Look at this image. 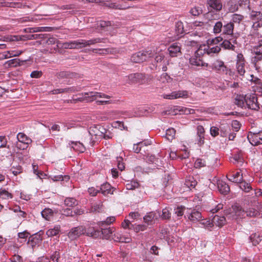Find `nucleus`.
Segmentation results:
<instances>
[{"label": "nucleus", "mask_w": 262, "mask_h": 262, "mask_svg": "<svg viewBox=\"0 0 262 262\" xmlns=\"http://www.w3.org/2000/svg\"><path fill=\"white\" fill-rule=\"evenodd\" d=\"M206 165V163L205 160L202 159H197L194 163V166L196 168H201Z\"/></svg>", "instance_id": "obj_61"}, {"label": "nucleus", "mask_w": 262, "mask_h": 262, "mask_svg": "<svg viewBox=\"0 0 262 262\" xmlns=\"http://www.w3.org/2000/svg\"><path fill=\"white\" fill-rule=\"evenodd\" d=\"M32 33L38 32H49L52 30V28L48 27H37L31 28Z\"/></svg>", "instance_id": "obj_44"}, {"label": "nucleus", "mask_w": 262, "mask_h": 262, "mask_svg": "<svg viewBox=\"0 0 262 262\" xmlns=\"http://www.w3.org/2000/svg\"><path fill=\"white\" fill-rule=\"evenodd\" d=\"M151 54L149 51L138 52L132 56L131 60L135 63H141L150 57Z\"/></svg>", "instance_id": "obj_5"}, {"label": "nucleus", "mask_w": 262, "mask_h": 262, "mask_svg": "<svg viewBox=\"0 0 262 262\" xmlns=\"http://www.w3.org/2000/svg\"><path fill=\"white\" fill-rule=\"evenodd\" d=\"M31 39H34V36L33 34L25 35H7L0 37V40L5 41H18Z\"/></svg>", "instance_id": "obj_3"}, {"label": "nucleus", "mask_w": 262, "mask_h": 262, "mask_svg": "<svg viewBox=\"0 0 262 262\" xmlns=\"http://www.w3.org/2000/svg\"><path fill=\"white\" fill-rule=\"evenodd\" d=\"M79 90L75 86L67 87L63 89H61L62 93H74L78 91Z\"/></svg>", "instance_id": "obj_62"}, {"label": "nucleus", "mask_w": 262, "mask_h": 262, "mask_svg": "<svg viewBox=\"0 0 262 262\" xmlns=\"http://www.w3.org/2000/svg\"><path fill=\"white\" fill-rule=\"evenodd\" d=\"M85 102H89L97 100L98 98L110 99L112 96L97 92H89L84 93Z\"/></svg>", "instance_id": "obj_4"}, {"label": "nucleus", "mask_w": 262, "mask_h": 262, "mask_svg": "<svg viewBox=\"0 0 262 262\" xmlns=\"http://www.w3.org/2000/svg\"><path fill=\"white\" fill-rule=\"evenodd\" d=\"M10 171L14 176H17L23 172V168L20 165H13L11 168Z\"/></svg>", "instance_id": "obj_46"}, {"label": "nucleus", "mask_w": 262, "mask_h": 262, "mask_svg": "<svg viewBox=\"0 0 262 262\" xmlns=\"http://www.w3.org/2000/svg\"><path fill=\"white\" fill-rule=\"evenodd\" d=\"M85 232L86 230L84 227L78 226L73 228L69 232L68 235L71 240H74Z\"/></svg>", "instance_id": "obj_10"}, {"label": "nucleus", "mask_w": 262, "mask_h": 262, "mask_svg": "<svg viewBox=\"0 0 262 262\" xmlns=\"http://www.w3.org/2000/svg\"><path fill=\"white\" fill-rule=\"evenodd\" d=\"M169 55L171 57H177L181 54V48L177 43H173L168 48Z\"/></svg>", "instance_id": "obj_19"}, {"label": "nucleus", "mask_w": 262, "mask_h": 262, "mask_svg": "<svg viewBox=\"0 0 262 262\" xmlns=\"http://www.w3.org/2000/svg\"><path fill=\"white\" fill-rule=\"evenodd\" d=\"M70 76V74L68 72L61 71L57 72L56 74V76L58 79H62L64 78H69Z\"/></svg>", "instance_id": "obj_58"}, {"label": "nucleus", "mask_w": 262, "mask_h": 262, "mask_svg": "<svg viewBox=\"0 0 262 262\" xmlns=\"http://www.w3.org/2000/svg\"><path fill=\"white\" fill-rule=\"evenodd\" d=\"M228 179L234 183H238L243 180V175L241 172H237L235 174L230 176V178L227 177Z\"/></svg>", "instance_id": "obj_31"}, {"label": "nucleus", "mask_w": 262, "mask_h": 262, "mask_svg": "<svg viewBox=\"0 0 262 262\" xmlns=\"http://www.w3.org/2000/svg\"><path fill=\"white\" fill-rule=\"evenodd\" d=\"M219 14L214 12H209L206 14V18L211 23H213L214 20H217L219 18Z\"/></svg>", "instance_id": "obj_45"}, {"label": "nucleus", "mask_w": 262, "mask_h": 262, "mask_svg": "<svg viewBox=\"0 0 262 262\" xmlns=\"http://www.w3.org/2000/svg\"><path fill=\"white\" fill-rule=\"evenodd\" d=\"M203 11L201 8L199 7H194L191 9L190 10V13L193 16H199L200 14H202Z\"/></svg>", "instance_id": "obj_59"}, {"label": "nucleus", "mask_w": 262, "mask_h": 262, "mask_svg": "<svg viewBox=\"0 0 262 262\" xmlns=\"http://www.w3.org/2000/svg\"><path fill=\"white\" fill-rule=\"evenodd\" d=\"M114 230L111 227L101 228L100 237L106 239H110L113 235Z\"/></svg>", "instance_id": "obj_21"}, {"label": "nucleus", "mask_w": 262, "mask_h": 262, "mask_svg": "<svg viewBox=\"0 0 262 262\" xmlns=\"http://www.w3.org/2000/svg\"><path fill=\"white\" fill-rule=\"evenodd\" d=\"M244 16L242 15L238 14H234L232 16L231 20L235 23L239 24L242 20L244 19Z\"/></svg>", "instance_id": "obj_60"}, {"label": "nucleus", "mask_w": 262, "mask_h": 262, "mask_svg": "<svg viewBox=\"0 0 262 262\" xmlns=\"http://www.w3.org/2000/svg\"><path fill=\"white\" fill-rule=\"evenodd\" d=\"M217 184L219 191L221 193L226 195L230 191V187L225 182L219 180L217 181Z\"/></svg>", "instance_id": "obj_18"}, {"label": "nucleus", "mask_w": 262, "mask_h": 262, "mask_svg": "<svg viewBox=\"0 0 262 262\" xmlns=\"http://www.w3.org/2000/svg\"><path fill=\"white\" fill-rule=\"evenodd\" d=\"M223 25L220 21H217L214 23L213 26V33L219 34L223 31Z\"/></svg>", "instance_id": "obj_40"}, {"label": "nucleus", "mask_w": 262, "mask_h": 262, "mask_svg": "<svg viewBox=\"0 0 262 262\" xmlns=\"http://www.w3.org/2000/svg\"><path fill=\"white\" fill-rule=\"evenodd\" d=\"M231 161L237 166H242L244 164L243 158L240 154L235 155Z\"/></svg>", "instance_id": "obj_41"}, {"label": "nucleus", "mask_w": 262, "mask_h": 262, "mask_svg": "<svg viewBox=\"0 0 262 262\" xmlns=\"http://www.w3.org/2000/svg\"><path fill=\"white\" fill-rule=\"evenodd\" d=\"M225 214L228 219H236L237 217L243 218L246 216L245 210L237 205L232 206L231 208L226 211Z\"/></svg>", "instance_id": "obj_2"}, {"label": "nucleus", "mask_w": 262, "mask_h": 262, "mask_svg": "<svg viewBox=\"0 0 262 262\" xmlns=\"http://www.w3.org/2000/svg\"><path fill=\"white\" fill-rule=\"evenodd\" d=\"M144 75L142 73H133L127 77L126 81L129 84H142L144 82Z\"/></svg>", "instance_id": "obj_8"}, {"label": "nucleus", "mask_w": 262, "mask_h": 262, "mask_svg": "<svg viewBox=\"0 0 262 262\" xmlns=\"http://www.w3.org/2000/svg\"><path fill=\"white\" fill-rule=\"evenodd\" d=\"M245 212L246 216L250 217L256 216L259 213L258 211L253 208H250L247 210H245Z\"/></svg>", "instance_id": "obj_54"}, {"label": "nucleus", "mask_w": 262, "mask_h": 262, "mask_svg": "<svg viewBox=\"0 0 262 262\" xmlns=\"http://www.w3.org/2000/svg\"><path fill=\"white\" fill-rule=\"evenodd\" d=\"M247 138L250 143L254 146L262 144V131H258V133L250 132Z\"/></svg>", "instance_id": "obj_7"}, {"label": "nucleus", "mask_w": 262, "mask_h": 262, "mask_svg": "<svg viewBox=\"0 0 262 262\" xmlns=\"http://www.w3.org/2000/svg\"><path fill=\"white\" fill-rule=\"evenodd\" d=\"M58 48H62L64 49H76L75 45V41H72L71 42H58L57 45Z\"/></svg>", "instance_id": "obj_35"}, {"label": "nucleus", "mask_w": 262, "mask_h": 262, "mask_svg": "<svg viewBox=\"0 0 262 262\" xmlns=\"http://www.w3.org/2000/svg\"><path fill=\"white\" fill-rule=\"evenodd\" d=\"M188 96V93L187 91H179L173 92L169 94H164L163 98L168 99H174L179 98H186Z\"/></svg>", "instance_id": "obj_12"}, {"label": "nucleus", "mask_w": 262, "mask_h": 262, "mask_svg": "<svg viewBox=\"0 0 262 262\" xmlns=\"http://www.w3.org/2000/svg\"><path fill=\"white\" fill-rule=\"evenodd\" d=\"M83 141L85 145L90 146H93L95 142L93 137L89 132L83 136Z\"/></svg>", "instance_id": "obj_32"}, {"label": "nucleus", "mask_w": 262, "mask_h": 262, "mask_svg": "<svg viewBox=\"0 0 262 262\" xmlns=\"http://www.w3.org/2000/svg\"><path fill=\"white\" fill-rule=\"evenodd\" d=\"M176 134V131L174 128H168L166 130L165 137L166 139L169 140H172L174 138Z\"/></svg>", "instance_id": "obj_51"}, {"label": "nucleus", "mask_w": 262, "mask_h": 262, "mask_svg": "<svg viewBox=\"0 0 262 262\" xmlns=\"http://www.w3.org/2000/svg\"><path fill=\"white\" fill-rule=\"evenodd\" d=\"M157 79L162 83L169 82L171 81V78L166 73H163L157 78Z\"/></svg>", "instance_id": "obj_49"}, {"label": "nucleus", "mask_w": 262, "mask_h": 262, "mask_svg": "<svg viewBox=\"0 0 262 262\" xmlns=\"http://www.w3.org/2000/svg\"><path fill=\"white\" fill-rule=\"evenodd\" d=\"M233 23L230 22L223 26L222 33L224 34L231 35L233 32Z\"/></svg>", "instance_id": "obj_29"}, {"label": "nucleus", "mask_w": 262, "mask_h": 262, "mask_svg": "<svg viewBox=\"0 0 262 262\" xmlns=\"http://www.w3.org/2000/svg\"><path fill=\"white\" fill-rule=\"evenodd\" d=\"M12 198V195L5 189H0V198L3 200H8Z\"/></svg>", "instance_id": "obj_52"}, {"label": "nucleus", "mask_w": 262, "mask_h": 262, "mask_svg": "<svg viewBox=\"0 0 262 262\" xmlns=\"http://www.w3.org/2000/svg\"><path fill=\"white\" fill-rule=\"evenodd\" d=\"M71 147L75 150L79 151L80 152H83L85 150V147L84 145L79 142H71Z\"/></svg>", "instance_id": "obj_34"}, {"label": "nucleus", "mask_w": 262, "mask_h": 262, "mask_svg": "<svg viewBox=\"0 0 262 262\" xmlns=\"http://www.w3.org/2000/svg\"><path fill=\"white\" fill-rule=\"evenodd\" d=\"M250 239L253 245L254 246L257 245L261 241V237L256 233L252 234L250 236Z\"/></svg>", "instance_id": "obj_43"}, {"label": "nucleus", "mask_w": 262, "mask_h": 262, "mask_svg": "<svg viewBox=\"0 0 262 262\" xmlns=\"http://www.w3.org/2000/svg\"><path fill=\"white\" fill-rule=\"evenodd\" d=\"M245 61L242 54L237 55L236 69L238 73L241 76H244L245 73Z\"/></svg>", "instance_id": "obj_11"}, {"label": "nucleus", "mask_w": 262, "mask_h": 262, "mask_svg": "<svg viewBox=\"0 0 262 262\" xmlns=\"http://www.w3.org/2000/svg\"><path fill=\"white\" fill-rule=\"evenodd\" d=\"M160 216L159 212L157 214L155 212H150L144 217V221L148 224H151L154 221L157 220Z\"/></svg>", "instance_id": "obj_20"}, {"label": "nucleus", "mask_w": 262, "mask_h": 262, "mask_svg": "<svg viewBox=\"0 0 262 262\" xmlns=\"http://www.w3.org/2000/svg\"><path fill=\"white\" fill-rule=\"evenodd\" d=\"M188 217L192 223H196L201 221L202 218V216L201 212L193 210L190 213Z\"/></svg>", "instance_id": "obj_24"}, {"label": "nucleus", "mask_w": 262, "mask_h": 262, "mask_svg": "<svg viewBox=\"0 0 262 262\" xmlns=\"http://www.w3.org/2000/svg\"><path fill=\"white\" fill-rule=\"evenodd\" d=\"M161 216L163 220H169L170 218V213L168 208H165L163 209Z\"/></svg>", "instance_id": "obj_64"}, {"label": "nucleus", "mask_w": 262, "mask_h": 262, "mask_svg": "<svg viewBox=\"0 0 262 262\" xmlns=\"http://www.w3.org/2000/svg\"><path fill=\"white\" fill-rule=\"evenodd\" d=\"M17 139L19 142L26 144H29L32 142L31 139L29 138L25 134L22 133L18 134Z\"/></svg>", "instance_id": "obj_33"}, {"label": "nucleus", "mask_w": 262, "mask_h": 262, "mask_svg": "<svg viewBox=\"0 0 262 262\" xmlns=\"http://www.w3.org/2000/svg\"><path fill=\"white\" fill-rule=\"evenodd\" d=\"M236 40L234 38L230 39V40H224L222 43L221 45L225 49H227L231 51H234L235 49V44H236Z\"/></svg>", "instance_id": "obj_17"}, {"label": "nucleus", "mask_w": 262, "mask_h": 262, "mask_svg": "<svg viewBox=\"0 0 262 262\" xmlns=\"http://www.w3.org/2000/svg\"><path fill=\"white\" fill-rule=\"evenodd\" d=\"M115 189L109 183H105L101 185L99 191L104 195H106L108 194H113Z\"/></svg>", "instance_id": "obj_16"}, {"label": "nucleus", "mask_w": 262, "mask_h": 262, "mask_svg": "<svg viewBox=\"0 0 262 262\" xmlns=\"http://www.w3.org/2000/svg\"><path fill=\"white\" fill-rule=\"evenodd\" d=\"M234 103L241 108H246V96L243 95H236L235 98Z\"/></svg>", "instance_id": "obj_27"}, {"label": "nucleus", "mask_w": 262, "mask_h": 262, "mask_svg": "<svg viewBox=\"0 0 262 262\" xmlns=\"http://www.w3.org/2000/svg\"><path fill=\"white\" fill-rule=\"evenodd\" d=\"M114 239L117 242L125 243H129L131 242V238L128 236H121L120 235H115L114 234Z\"/></svg>", "instance_id": "obj_37"}, {"label": "nucleus", "mask_w": 262, "mask_h": 262, "mask_svg": "<svg viewBox=\"0 0 262 262\" xmlns=\"http://www.w3.org/2000/svg\"><path fill=\"white\" fill-rule=\"evenodd\" d=\"M75 41V45L76 49H81L82 48L86 47V40L79 39Z\"/></svg>", "instance_id": "obj_55"}, {"label": "nucleus", "mask_w": 262, "mask_h": 262, "mask_svg": "<svg viewBox=\"0 0 262 262\" xmlns=\"http://www.w3.org/2000/svg\"><path fill=\"white\" fill-rule=\"evenodd\" d=\"M207 4L210 7L217 11H220L222 8L221 0H208Z\"/></svg>", "instance_id": "obj_25"}, {"label": "nucleus", "mask_w": 262, "mask_h": 262, "mask_svg": "<svg viewBox=\"0 0 262 262\" xmlns=\"http://www.w3.org/2000/svg\"><path fill=\"white\" fill-rule=\"evenodd\" d=\"M207 54V50L206 48V46L204 45L203 46H201L194 53V55L201 58V57L205 54Z\"/></svg>", "instance_id": "obj_47"}, {"label": "nucleus", "mask_w": 262, "mask_h": 262, "mask_svg": "<svg viewBox=\"0 0 262 262\" xmlns=\"http://www.w3.org/2000/svg\"><path fill=\"white\" fill-rule=\"evenodd\" d=\"M261 43L257 47L253 49V53L255 54L254 61L260 60L262 59V40Z\"/></svg>", "instance_id": "obj_28"}, {"label": "nucleus", "mask_w": 262, "mask_h": 262, "mask_svg": "<svg viewBox=\"0 0 262 262\" xmlns=\"http://www.w3.org/2000/svg\"><path fill=\"white\" fill-rule=\"evenodd\" d=\"M53 215V211L51 209H45L41 212L42 216L47 220H49L51 216Z\"/></svg>", "instance_id": "obj_50"}, {"label": "nucleus", "mask_w": 262, "mask_h": 262, "mask_svg": "<svg viewBox=\"0 0 262 262\" xmlns=\"http://www.w3.org/2000/svg\"><path fill=\"white\" fill-rule=\"evenodd\" d=\"M103 131H105V128L100 126L97 125L90 128L89 133L93 137L95 136V138L97 137H101L102 135L103 134Z\"/></svg>", "instance_id": "obj_14"}, {"label": "nucleus", "mask_w": 262, "mask_h": 262, "mask_svg": "<svg viewBox=\"0 0 262 262\" xmlns=\"http://www.w3.org/2000/svg\"><path fill=\"white\" fill-rule=\"evenodd\" d=\"M239 183L240 188L246 192H249L252 189L250 184L245 181H242Z\"/></svg>", "instance_id": "obj_39"}, {"label": "nucleus", "mask_w": 262, "mask_h": 262, "mask_svg": "<svg viewBox=\"0 0 262 262\" xmlns=\"http://www.w3.org/2000/svg\"><path fill=\"white\" fill-rule=\"evenodd\" d=\"M103 39L101 38H95L90 40H86V47H88L95 45L97 43L103 42Z\"/></svg>", "instance_id": "obj_53"}, {"label": "nucleus", "mask_w": 262, "mask_h": 262, "mask_svg": "<svg viewBox=\"0 0 262 262\" xmlns=\"http://www.w3.org/2000/svg\"><path fill=\"white\" fill-rule=\"evenodd\" d=\"M197 182L192 177H189L185 181V185L189 188H194Z\"/></svg>", "instance_id": "obj_56"}, {"label": "nucleus", "mask_w": 262, "mask_h": 262, "mask_svg": "<svg viewBox=\"0 0 262 262\" xmlns=\"http://www.w3.org/2000/svg\"><path fill=\"white\" fill-rule=\"evenodd\" d=\"M112 23L110 21H100L99 26L105 31L111 30Z\"/></svg>", "instance_id": "obj_48"}, {"label": "nucleus", "mask_w": 262, "mask_h": 262, "mask_svg": "<svg viewBox=\"0 0 262 262\" xmlns=\"http://www.w3.org/2000/svg\"><path fill=\"white\" fill-rule=\"evenodd\" d=\"M88 235L94 238L100 237V231L95 229L94 228H89L86 232Z\"/></svg>", "instance_id": "obj_38"}, {"label": "nucleus", "mask_w": 262, "mask_h": 262, "mask_svg": "<svg viewBox=\"0 0 262 262\" xmlns=\"http://www.w3.org/2000/svg\"><path fill=\"white\" fill-rule=\"evenodd\" d=\"M102 204L101 203L94 204L91 208V211L92 212H99L102 209Z\"/></svg>", "instance_id": "obj_63"}, {"label": "nucleus", "mask_w": 262, "mask_h": 262, "mask_svg": "<svg viewBox=\"0 0 262 262\" xmlns=\"http://www.w3.org/2000/svg\"><path fill=\"white\" fill-rule=\"evenodd\" d=\"M204 133L205 130L203 126L198 125L197 126L198 144L201 145L204 143Z\"/></svg>", "instance_id": "obj_23"}, {"label": "nucleus", "mask_w": 262, "mask_h": 262, "mask_svg": "<svg viewBox=\"0 0 262 262\" xmlns=\"http://www.w3.org/2000/svg\"><path fill=\"white\" fill-rule=\"evenodd\" d=\"M222 40V38L220 37H216L214 39H212L211 40L208 41V46H206L207 54L209 55H211L212 53H218L221 51V47L216 46L215 47H210V46L213 45L214 44H216L219 42L220 41Z\"/></svg>", "instance_id": "obj_6"}, {"label": "nucleus", "mask_w": 262, "mask_h": 262, "mask_svg": "<svg viewBox=\"0 0 262 262\" xmlns=\"http://www.w3.org/2000/svg\"><path fill=\"white\" fill-rule=\"evenodd\" d=\"M250 16L253 20L255 21L253 25L254 28L262 27V13L261 12L252 11Z\"/></svg>", "instance_id": "obj_13"}, {"label": "nucleus", "mask_w": 262, "mask_h": 262, "mask_svg": "<svg viewBox=\"0 0 262 262\" xmlns=\"http://www.w3.org/2000/svg\"><path fill=\"white\" fill-rule=\"evenodd\" d=\"M143 142H139L136 144H134L133 148V150L136 153H139L142 150L143 148ZM144 152L145 151V149H143Z\"/></svg>", "instance_id": "obj_57"}, {"label": "nucleus", "mask_w": 262, "mask_h": 262, "mask_svg": "<svg viewBox=\"0 0 262 262\" xmlns=\"http://www.w3.org/2000/svg\"><path fill=\"white\" fill-rule=\"evenodd\" d=\"M212 222L213 225H215L218 227H222L226 224V219L224 216L215 215L212 219Z\"/></svg>", "instance_id": "obj_22"}, {"label": "nucleus", "mask_w": 262, "mask_h": 262, "mask_svg": "<svg viewBox=\"0 0 262 262\" xmlns=\"http://www.w3.org/2000/svg\"><path fill=\"white\" fill-rule=\"evenodd\" d=\"M66 206L74 207L78 205V201L74 198H67L64 201Z\"/></svg>", "instance_id": "obj_36"}, {"label": "nucleus", "mask_w": 262, "mask_h": 262, "mask_svg": "<svg viewBox=\"0 0 262 262\" xmlns=\"http://www.w3.org/2000/svg\"><path fill=\"white\" fill-rule=\"evenodd\" d=\"M209 67L219 74H225L229 76L233 75V73L231 69L225 65L224 62L220 59L214 60Z\"/></svg>", "instance_id": "obj_1"}, {"label": "nucleus", "mask_w": 262, "mask_h": 262, "mask_svg": "<svg viewBox=\"0 0 262 262\" xmlns=\"http://www.w3.org/2000/svg\"><path fill=\"white\" fill-rule=\"evenodd\" d=\"M246 107L256 111L259 109V107L257 102V98L255 96H246Z\"/></svg>", "instance_id": "obj_9"}, {"label": "nucleus", "mask_w": 262, "mask_h": 262, "mask_svg": "<svg viewBox=\"0 0 262 262\" xmlns=\"http://www.w3.org/2000/svg\"><path fill=\"white\" fill-rule=\"evenodd\" d=\"M175 31L178 37L182 36L184 33V25L182 21H179L176 23Z\"/></svg>", "instance_id": "obj_30"}, {"label": "nucleus", "mask_w": 262, "mask_h": 262, "mask_svg": "<svg viewBox=\"0 0 262 262\" xmlns=\"http://www.w3.org/2000/svg\"><path fill=\"white\" fill-rule=\"evenodd\" d=\"M189 63L191 65L196 67H208L209 66L208 63L204 62L200 58L195 55L190 58Z\"/></svg>", "instance_id": "obj_15"}, {"label": "nucleus", "mask_w": 262, "mask_h": 262, "mask_svg": "<svg viewBox=\"0 0 262 262\" xmlns=\"http://www.w3.org/2000/svg\"><path fill=\"white\" fill-rule=\"evenodd\" d=\"M23 61H20L19 59L14 58L9 60L7 61L5 63V66L6 67L10 68V67H16L18 66H20L23 63Z\"/></svg>", "instance_id": "obj_26"}, {"label": "nucleus", "mask_w": 262, "mask_h": 262, "mask_svg": "<svg viewBox=\"0 0 262 262\" xmlns=\"http://www.w3.org/2000/svg\"><path fill=\"white\" fill-rule=\"evenodd\" d=\"M60 231V226H55L53 229H50L48 230L46 232V234L49 236H55L58 234Z\"/></svg>", "instance_id": "obj_42"}]
</instances>
